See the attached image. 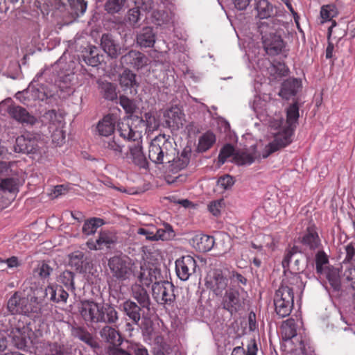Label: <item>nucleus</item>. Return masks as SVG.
<instances>
[{
    "label": "nucleus",
    "mask_w": 355,
    "mask_h": 355,
    "mask_svg": "<svg viewBox=\"0 0 355 355\" xmlns=\"http://www.w3.org/2000/svg\"><path fill=\"white\" fill-rule=\"evenodd\" d=\"M299 118V107L293 103L287 109L286 121L284 123L281 117H277L270 121V126L275 130L274 139L267 144L262 151V157L266 158L272 153L286 147L292 142V137Z\"/></svg>",
    "instance_id": "nucleus-1"
},
{
    "label": "nucleus",
    "mask_w": 355,
    "mask_h": 355,
    "mask_svg": "<svg viewBox=\"0 0 355 355\" xmlns=\"http://www.w3.org/2000/svg\"><path fill=\"white\" fill-rule=\"evenodd\" d=\"M302 321L289 318L284 321L281 326L282 339L287 342L291 355H313L314 349L310 339L301 332Z\"/></svg>",
    "instance_id": "nucleus-2"
},
{
    "label": "nucleus",
    "mask_w": 355,
    "mask_h": 355,
    "mask_svg": "<svg viewBox=\"0 0 355 355\" xmlns=\"http://www.w3.org/2000/svg\"><path fill=\"white\" fill-rule=\"evenodd\" d=\"M78 311L83 320L91 324H114L119 320L118 312L109 304L98 303L94 300H82Z\"/></svg>",
    "instance_id": "nucleus-3"
},
{
    "label": "nucleus",
    "mask_w": 355,
    "mask_h": 355,
    "mask_svg": "<svg viewBox=\"0 0 355 355\" xmlns=\"http://www.w3.org/2000/svg\"><path fill=\"white\" fill-rule=\"evenodd\" d=\"M137 264L127 256H114L108 260V267L112 276L119 282L130 279L136 275L135 269Z\"/></svg>",
    "instance_id": "nucleus-4"
},
{
    "label": "nucleus",
    "mask_w": 355,
    "mask_h": 355,
    "mask_svg": "<svg viewBox=\"0 0 355 355\" xmlns=\"http://www.w3.org/2000/svg\"><path fill=\"white\" fill-rule=\"evenodd\" d=\"M169 150H173L171 143L168 141L164 136L156 137L152 140L149 146V159L156 164H162L165 161L170 163Z\"/></svg>",
    "instance_id": "nucleus-5"
},
{
    "label": "nucleus",
    "mask_w": 355,
    "mask_h": 355,
    "mask_svg": "<svg viewBox=\"0 0 355 355\" xmlns=\"http://www.w3.org/2000/svg\"><path fill=\"white\" fill-rule=\"evenodd\" d=\"M174 289L171 282L161 279L153 284V296L158 304L171 305L175 300Z\"/></svg>",
    "instance_id": "nucleus-6"
},
{
    "label": "nucleus",
    "mask_w": 355,
    "mask_h": 355,
    "mask_svg": "<svg viewBox=\"0 0 355 355\" xmlns=\"http://www.w3.org/2000/svg\"><path fill=\"white\" fill-rule=\"evenodd\" d=\"M134 277H137L139 282L146 286L154 284L155 282L161 280L160 270L157 268V264L145 261L139 264V270L135 269Z\"/></svg>",
    "instance_id": "nucleus-7"
},
{
    "label": "nucleus",
    "mask_w": 355,
    "mask_h": 355,
    "mask_svg": "<svg viewBox=\"0 0 355 355\" xmlns=\"http://www.w3.org/2000/svg\"><path fill=\"white\" fill-rule=\"evenodd\" d=\"M205 284L216 295H222L227 287L228 279L221 269L214 268L208 272Z\"/></svg>",
    "instance_id": "nucleus-8"
},
{
    "label": "nucleus",
    "mask_w": 355,
    "mask_h": 355,
    "mask_svg": "<svg viewBox=\"0 0 355 355\" xmlns=\"http://www.w3.org/2000/svg\"><path fill=\"white\" fill-rule=\"evenodd\" d=\"M40 139V134L27 132L16 139L15 150L17 153H34L39 147Z\"/></svg>",
    "instance_id": "nucleus-9"
},
{
    "label": "nucleus",
    "mask_w": 355,
    "mask_h": 355,
    "mask_svg": "<svg viewBox=\"0 0 355 355\" xmlns=\"http://www.w3.org/2000/svg\"><path fill=\"white\" fill-rule=\"evenodd\" d=\"M197 263L191 256H183L175 261V272L182 281H187L196 272Z\"/></svg>",
    "instance_id": "nucleus-10"
},
{
    "label": "nucleus",
    "mask_w": 355,
    "mask_h": 355,
    "mask_svg": "<svg viewBox=\"0 0 355 355\" xmlns=\"http://www.w3.org/2000/svg\"><path fill=\"white\" fill-rule=\"evenodd\" d=\"M222 306L224 309L234 314L243 309L244 300L240 297L238 290L230 288L223 297Z\"/></svg>",
    "instance_id": "nucleus-11"
},
{
    "label": "nucleus",
    "mask_w": 355,
    "mask_h": 355,
    "mask_svg": "<svg viewBox=\"0 0 355 355\" xmlns=\"http://www.w3.org/2000/svg\"><path fill=\"white\" fill-rule=\"evenodd\" d=\"M128 148L129 152L123 154L121 158L129 163H132L141 168H145L147 162L142 151L141 139L130 144Z\"/></svg>",
    "instance_id": "nucleus-12"
},
{
    "label": "nucleus",
    "mask_w": 355,
    "mask_h": 355,
    "mask_svg": "<svg viewBox=\"0 0 355 355\" xmlns=\"http://www.w3.org/2000/svg\"><path fill=\"white\" fill-rule=\"evenodd\" d=\"M138 234L144 236L148 241H156L158 240L169 241L175 236L174 231L172 227L167 223H164L162 227L157 230L156 233L149 232L145 228H139Z\"/></svg>",
    "instance_id": "nucleus-13"
},
{
    "label": "nucleus",
    "mask_w": 355,
    "mask_h": 355,
    "mask_svg": "<svg viewBox=\"0 0 355 355\" xmlns=\"http://www.w3.org/2000/svg\"><path fill=\"white\" fill-rule=\"evenodd\" d=\"M7 308L12 314L27 315L31 311L28 298L21 297L17 292H15L8 300Z\"/></svg>",
    "instance_id": "nucleus-14"
},
{
    "label": "nucleus",
    "mask_w": 355,
    "mask_h": 355,
    "mask_svg": "<svg viewBox=\"0 0 355 355\" xmlns=\"http://www.w3.org/2000/svg\"><path fill=\"white\" fill-rule=\"evenodd\" d=\"M69 264L79 272H87L92 267V261L80 251H76L69 255Z\"/></svg>",
    "instance_id": "nucleus-15"
},
{
    "label": "nucleus",
    "mask_w": 355,
    "mask_h": 355,
    "mask_svg": "<svg viewBox=\"0 0 355 355\" xmlns=\"http://www.w3.org/2000/svg\"><path fill=\"white\" fill-rule=\"evenodd\" d=\"M303 259L304 255L301 250L297 245H293L287 250L282 261V266L284 268L289 267L290 264L293 262V269L299 272L302 270L300 264Z\"/></svg>",
    "instance_id": "nucleus-16"
},
{
    "label": "nucleus",
    "mask_w": 355,
    "mask_h": 355,
    "mask_svg": "<svg viewBox=\"0 0 355 355\" xmlns=\"http://www.w3.org/2000/svg\"><path fill=\"white\" fill-rule=\"evenodd\" d=\"M31 331L28 327H24L22 329H12L10 336L14 345L20 349H25L28 344L31 343L29 334Z\"/></svg>",
    "instance_id": "nucleus-17"
},
{
    "label": "nucleus",
    "mask_w": 355,
    "mask_h": 355,
    "mask_svg": "<svg viewBox=\"0 0 355 355\" xmlns=\"http://www.w3.org/2000/svg\"><path fill=\"white\" fill-rule=\"evenodd\" d=\"M117 130L120 137L125 141L135 142L141 139V132L132 128L130 119L119 123Z\"/></svg>",
    "instance_id": "nucleus-18"
},
{
    "label": "nucleus",
    "mask_w": 355,
    "mask_h": 355,
    "mask_svg": "<svg viewBox=\"0 0 355 355\" xmlns=\"http://www.w3.org/2000/svg\"><path fill=\"white\" fill-rule=\"evenodd\" d=\"M263 43L266 53L272 55L280 53L284 48L282 39L275 34L263 37Z\"/></svg>",
    "instance_id": "nucleus-19"
},
{
    "label": "nucleus",
    "mask_w": 355,
    "mask_h": 355,
    "mask_svg": "<svg viewBox=\"0 0 355 355\" xmlns=\"http://www.w3.org/2000/svg\"><path fill=\"white\" fill-rule=\"evenodd\" d=\"M262 157V153L256 150V146H252L247 151H238L234 155V160L238 165H250L255 160Z\"/></svg>",
    "instance_id": "nucleus-20"
},
{
    "label": "nucleus",
    "mask_w": 355,
    "mask_h": 355,
    "mask_svg": "<svg viewBox=\"0 0 355 355\" xmlns=\"http://www.w3.org/2000/svg\"><path fill=\"white\" fill-rule=\"evenodd\" d=\"M121 61L128 65H130L137 69H139L147 65L148 58L138 51L132 50L122 56Z\"/></svg>",
    "instance_id": "nucleus-21"
},
{
    "label": "nucleus",
    "mask_w": 355,
    "mask_h": 355,
    "mask_svg": "<svg viewBox=\"0 0 355 355\" xmlns=\"http://www.w3.org/2000/svg\"><path fill=\"white\" fill-rule=\"evenodd\" d=\"M8 112L11 117L22 123L33 125L37 121L34 116L31 115L25 108L19 105L10 106Z\"/></svg>",
    "instance_id": "nucleus-22"
},
{
    "label": "nucleus",
    "mask_w": 355,
    "mask_h": 355,
    "mask_svg": "<svg viewBox=\"0 0 355 355\" xmlns=\"http://www.w3.org/2000/svg\"><path fill=\"white\" fill-rule=\"evenodd\" d=\"M135 3L137 5V7L130 9L128 12V19L132 25L139 21L141 12H148L153 6L152 0H141V2L136 1Z\"/></svg>",
    "instance_id": "nucleus-23"
},
{
    "label": "nucleus",
    "mask_w": 355,
    "mask_h": 355,
    "mask_svg": "<svg viewBox=\"0 0 355 355\" xmlns=\"http://www.w3.org/2000/svg\"><path fill=\"white\" fill-rule=\"evenodd\" d=\"M71 334L89 346L91 348L96 349L99 347L98 343L92 334L84 327H74L71 329Z\"/></svg>",
    "instance_id": "nucleus-24"
},
{
    "label": "nucleus",
    "mask_w": 355,
    "mask_h": 355,
    "mask_svg": "<svg viewBox=\"0 0 355 355\" xmlns=\"http://www.w3.org/2000/svg\"><path fill=\"white\" fill-rule=\"evenodd\" d=\"M42 123L48 127L49 131L55 130V128H64L63 116L56 112L55 110H49L42 116Z\"/></svg>",
    "instance_id": "nucleus-25"
},
{
    "label": "nucleus",
    "mask_w": 355,
    "mask_h": 355,
    "mask_svg": "<svg viewBox=\"0 0 355 355\" xmlns=\"http://www.w3.org/2000/svg\"><path fill=\"white\" fill-rule=\"evenodd\" d=\"M164 116L166 123L169 127L178 129L184 125V114L177 107L167 110Z\"/></svg>",
    "instance_id": "nucleus-26"
},
{
    "label": "nucleus",
    "mask_w": 355,
    "mask_h": 355,
    "mask_svg": "<svg viewBox=\"0 0 355 355\" xmlns=\"http://www.w3.org/2000/svg\"><path fill=\"white\" fill-rule=\"evenodd\" d=\"M121 310L131 320L137 324L141 319V306L131 300H127L121 304Z\"/></svg>",
    "instance_id": "nucleus-27"
},
{
    "label": "nucleus",
    "mask_w": 355,
    "mask_h": 355,
    "mask_svg": "<svg viewBox=\"0 0 355 355\" xmlns=\"http://www.w3.org/2000/svg\"><path fill=\"white\" fill-rule=\"evenodd\" d=\"M99 335L104 341L112 345L113 347H118L122 343V337L120 333L111 326H104L100 330Z\"/></svg>",
    "instance_id": "nucleus-28"
},
{
    "label": "nucleus",
    "mask_w": 355,
    "mask_h": 355,
    "mask_svg": "<svg viewBox=\"0 0 355 355\" xmlns=\"http://www.w3.org/2000/svg\"><path fill=\"white\" fill-rule=\"evenodd\" d=\"M301 81L297 78H289L285 80L282 85L279 95L285 99H290L295 96L300 89Z\"/></svg>",
    "instance_id": "nucleus-29"
},
{
    "label": "nucleus",
    "mask_w": 355,
    "mask_h": 355,
    "mask_svg": "<svg viewBox=\"0 0 355 355\" xmlns=\"http://www.w3.org/2000/svg\"><path fill=\"white\" fill-rule=\"evenodd\" d=\"M336 26L335 21H332L331 26L328 28V46L326 49V58L327 59L331 58L333 56V51L334 42L338 43L346 34L345 30H339L337 35V31H334V28Z\"/></svg>",
    "instance_id": "nucleus-30"
},
{
    "label": "nucleus",
    "mask_w": 355,
    "mask_h": 355,
    "mask_svg": "<svg viewBox=\"0 0 355 355\" xmlns=\"http://www.w3.org/2000/svg\"><path fill=\"white\" fill-rule=\"evenodd\" d=\"M116 118L113 114H107L98 121L96 125V130L99 135L108 137L115 130Z\"/></svg>",
    "instance_id": "nucleus-31"
},
{
    "label": "nucleus",
    "mask_w": 355,
    "mask_h": 355,
    "mask_svg": "<svg viewBox=\"0 0 355 355\" xmlns=\"http://www.w3.org/2000/svg\"><path fill=\"white\" fill-rule=\"evenodd\" d=\"M132 294L142 308L149 309L150 305V297L147 291L142 286L137 284L132 285Z\"/></svg>",
    "instance_id": "nucleus-32"
},
{
    "label": "nucleus",
    "mask_w": 355,
    "mask_h": 355,
    "mask_svg": "<svg viewBox=\"0 0 355 355\" xmlns=\"http://www.w3.org/2000/svg\"><path fill=\"white\" fill-rule=\"evenodd\" d=\"M137 43L141 47L153 46L155 43V34L150 27H145L137 36Z\"/></svg>",
    "instance_id": "nucleus-33"
},
{
    "label": "nucleus",
    "mask_w": 355,
    "mask_h": 355,
    "mask_svg": "<svg viewBox=\"0 0 355 355\" xmlns=\"http://www.w3.org/2000/svg\"><path fill=\"white\" fill-rule=\"evenodd\" d=\"M225 237L228 238V236L225 233L223 232L217 233L216 237L206 235L202 233H196L191 235L189 241L193 244H203L204 243H207L208 244H214L219 238L224 239ZM225 241H224V242Z\"/></svg>",
    "instance_id": "nucleus-34"
},
{
    "label": "nucleus",
    "mask_w": 355,
    "mask_h": 355,
    "mask_svg": "<svg viewBox=\"0 0 355 355\" xmlns=\"http://www.w3.org/2000/svg\"><path fill=\"white\" fill-rule=\"evenodd\" d=\"M101 46L103 51L112 58H116L120 54V49L118 48V46L110 35L104 34L102 35Z\"/></svg>",
    "instance_id": "nucleus-35"
},
{
    "label": "nucleus",
    "mask_w": 355,
    "mask_h": 355,
    "mask_svg": "<svg viewBox=\"0 0 355 355\" xmlns=\"http://www.w3.org/2000/svg\"><path fill=\"white\" fill-rule=\"evenodd\" d=\"M315 262L316 272L318 275H324L327 273L329 257L323 250H319L317 252L315 257Z\"/></svg>",
    "instance_id": "nucleus-36"
},
{
    "label": "nucleus",
    "mask_w": 355,
    "mask_h": 355,
    "mask_svg": "<svg viewBox=\"0 0 355 355\" xmlns=\"http://www.w3.org/2000/svg\"><path fill=\"white\" fill-rule=\"evenodd\" d=\"M216 142L215 135L210 131H207L202 135L198 139V150L199 152H205L209 150Z\"/></svg>",
    "instance_id": "nucleus-37"
},
{
    "label": "nucleus",
    "mask_w": 355,
    "mask_h": 355,
    "mask_svg": "<svg viewBox=\"0 0 355 355\" xmlns=\"http://www.w3.org/2000/svg\"><path fill=\"white\" fill-rule=\"evenodd\" d=\"M46 292V294L50 293L51 300L55 302H66L69 297L68 293L61 286H56L55 288L49 286Z\"/></svg>",
    "instance_id": "nucleus-38"
},
{
    "label": "nucleus",
    "mask_w": 355,
    "mask_h": 355,
    "mask_svg": "<svg viewBox=\"0 0 355 355\" xmlns=\"http://www.w3.org/2000/svg\"><path fill=\"white\" fill-rule=\"evenodd\" d=\"M274 304L277 314L282 318H284L291 313L294 302L286 300L284 301L275 297Z\"/></svg>",
    "instance_id": "nucleus-39"
},
{
    "label": "nucleus",
    "mask_w": 355,
    "mask_h": 355,
    "mask_svg": "<svg viewBox=\"0 0 355 355\" xmlns=\"http://www.w3.org/2000/svg\"><path fill=\"white\" fill-rule=\"evenodd\" d=\"M104 224L103 220L99 218H92L84 223L82 230L85 235H91Z\"/></svg>",
    "instance_id": "nucleus-40"
},
{
    "label": "nucleus",
    "mask_w": 355,
    "mask_h": 355,
    "mask_svg": "<svg viewBox=\"0 0 355 355\" xmlns=\"http://www.w3.org/2000/svg\"><path fill=\"white\" fill-rule=\"evenodd\" d=\"M256 8L261 19L268 18L273 14L272 6L267 0H258Z\"/></svg>",
    "instance_id": "nucleus-41"
},
{
    "label": "nucleus",
    "mask_w": 355,
    "mask_h": 355,
    "mask_svg": "<svg viewBox=\"0 0 355 355\" xmlns=\"http://www.w3.org/2000/svg\"><path fill=\"white\" fill-rule=\"evenodd\" d=\"M190 151L184 149L176 159H171L173 170L178 171L184 168L189 162Z\"/></svg>",
    "instance_id": "nucleus-42"
},
{
    "label": "nucleus",
    "mask_w": 355,
    "mask_h": 355,
    "mask_svg": "<svg viewBox=\"0 0 355 355\" xmlns=\"http://www.w3.org/2000/svg\"><path fill=\"white\" fill-rule=\"evenodd\" d=\"M119 83L124 89L133 87L136 85L135 74L130 70H124L119 77Z\"/></svg>",
    "instance_id": "nucleus-43"
},
{
    "label": "nucleus",
    "mask_w": 355,
    "mask_h": 355,
    "mask_svg": "<svg viewBox=\"0 0 355 355\" xmlns=\"http://www.w3.org/2000/svg\"><path fill=\"white\" fill-rule=\"evenodd\" d=\"M104 147L108 150L112 151L116 156L122 157L123 148L124 145L121 142L119 139L114 137L112 139L108 140L104 143Z\"/></svg>",
    "instance_id": "nucleus-44"
},
{
    "label": "nucleus",
    "mask_w": 355,
    "mask_h": 355,
    "mask_svg": "<svg viewBox=\"0 0 355 355\" xmlns=\"http://www.w3.org/2000/svg\"><path fill=\"white\" fill-rule=\"evenodd\" d=\"M275 297L284 301L286 300L294 302L293 287L286 286V284H281L275 293Z\"/></svg>",
    "instance_id": "nucleus-45"
},
{
    "label": "nucleus",
    "mask_w": 355,
    "mask_h": 355,
    "mask_svg": "<svg viewBox=\"0 0 355 355\" xmlns=\"http://www.w3.org/2000/svg\"><path fill=\"white\" fill-rule=\"evenodd\" d=\"M337 14V9L334 5L329 4L323 6L320 10L321 22L324 23L327 21H331Z\"/></svg>",
    "instance_id": "nucleus-46"
},
{
    "label": "nucleus",
    "mask_w": 355,
    "mask_h": 355,
    "mask_svg": "<svg viewBox=\"0 0 355 355\" xmlns=\"http://www.w3.org/2000/svg\"><path fill=\"white\" fill-rule=\"evenodd\" d=\"M127 1L128 0H107L105 4V8L109 13H117L124 8Z\"/></svg>",
    "instance_id": "nucleus-47"
},
{
    "label": "nucleus",
    "mask_w": 355,
    "mask_h": 355,
    "mask_svg": "<svg viewBox=\"0 0 355 355\" xmlns=\"http://www.w3.org/2000/svg\"><path fill=\"white\" fill-rule=\"evenodd\" d=\"M0 189L4 192H17L18 189L17 180L12 178H8L1 180Z\"/></svg>",
    "instance_id": "nucleus-48"
},
{
    "label": "nucleus",
    "mask_w": 355,
    "mask_h": 355,
    "mask_svg": "<svg viewBox=\"0 0 355 355\" xmlns=\"http://www.w3.org/2000/svg\"><path fill=\"white\" fill-rule=\"evenodd\" d=\"M101 92L105 98L113 101L116 98L117 94L116 92L115 86L109 82H103L101 84Z\"/></svg>",
    "instance_id": "nucleus-49"
},
{
    "label": "nucleus",
    "mask_w": 355,
    "mask_h": 355,
    "mask_svg": "<svg viewBox=\"0 0 355 355\" xmlns=\"http://www.w3.org/2000/svg\"><path fill=\"white\" fill-rule=\"evenodd\" d=\"M62 4L68 2L71 8L73 10L74 14L77 16L83 15L87 8V4L84 0H60Z\"/></svg>",
    "instance_id": "nucleus-50"
},
{
    "label": "nucleus",
    "mask_w": 355,
    "mask_h": 355,
    "mask_svg": "<svg viewBox=\"0 0 355 355\" xmlns=\"http://www.w3.org/2000/svg\"><path fill=\"white\" fill-rule=\"evenodd\" d=\"M73 279L74 274L69 270H64L60 276V282L67 290L73 291L75 289Z\"/></svg>",
    "instance_id": "nucleus-51"
},
{
    "label": "nucleus",
    "mask_w": 355,
    "mask_h": 355,
    "mask_svg": "<svg viewBox=\"0 0 355 355\" xmlns=\"http://www.w3.org/2000/svg\"><path fill=\"white\" fill-rule=\"evenodd\" d=\"M303 244H318L320 241L318 233L313 228H308L302 237Z\"/></svg>",
    "instance_id": "nucleus-52"
},
{
    "label": "nucleus",
    "mask_w": 355,
    "mask_h": 355,
    "mask_svg": "<svg viewBox=\"0 0 355 355\" xmlns=\"http://www.w3.org/2000/svg\"><path fill=\"white\" fill-rule=\"evenodd\" d=\"M116 241V235L108 231H103L100 233L96 241L97 244H113Z\"/></svg>",
    "instance_id": "nucleus-53"
},
{
    "label": "nucleus",
    "mask_w": 355,
    "mask_h": 355,
    "mask_svg": "<svg viewBox=\"0 0 355 355\" xmlns=\"http://www.w3.org/2000/svg\"><path fill=\"white\" fill-rule=\"evenodd\" d=\"M234 154V149L233 146L232 145L227 144L220 150L218 155V162L221 164H223L227 158Z\"/></svg>",
    "instance_id": "nucleus-54"
},
{
    "label": "nucleus",
    "mask_w": 355,
    "mask_h": 355,
    "mask_svg": "<svg viewBox=\"0 0 355 355\" xmlns=\"http://www.w3.org/2000/svg\"><path fill=\"white\" fill-rule=\"evenodd\" d=\"M53 269L44 261L39 263L35 272L38 274L40 278L46 279L49 277Z\"/></svg>",
    "instance_id": "nucleus-55"
},
{
    "label": "nucleus",
    "mask_w": 355,
    "mask_h": 355,
    "mask_svg": "<svg viewBox=\"0 0 355 355\" xmlns=\"http://www.w3.org/2000/svg\"><path fill=\"white\" fill-rule=\"evenodd\" d=\"M51 133L52 141L57 145H61L65 139V133L63 131V128H55L49 131Z\"/></svg>",
    "instance_id": "nucleus-56"
},
{
    "label": "nucleus",
    "mask_w": 355,
    "mask_h": 355,
    "mask_svg": "<svg viewBox=\"0 0 355 355\" xmlns=\"http://www.w3.org/2000/svg\"><path fill=\"white\" fill-rule=\"evenodd\" d=\"M120 105L128 114L133 113L136 110V105L134 101L125 96L120 97Z\"/></svg>",
    "instance_id": "nucleus-57"
},
{
    "label": "nucleus",
    "mask_w": 355,
    "mask_h": 355,
    "mask_svg": "<svg viewBox=\"0 0 355 355\" xmlns=\"http://www.w3.org/2000/svg\"><path fill=\"white\" fill-rule=\"evenodd\" d=\"M234 184V181L233 178L229 175H225L223 177H220L217 181L218 187L224 190L230 189Z\"/></svg>",
    "instance_id": "nucleus-58"
},
{
    "label": "nucleus",
    "mask_w": 355,
    "mask_h": 355,
    "mask_svg": "<svg viewBox=\"0 0 355 355\" xmlns=\"http://www.w3.org/2000/svg\"><path fill=\"white\" fill-rule=\"evenodd\" d=\"M297 272H298L292 273L290 277L284 279L282 280V284H286V286L293 287L294 285H298L299 284H301V278Z\"/></svg>",
    "instance_id": "nucleus-59"
},
{
    "label": "nucleus",
    "mask_w": 355,
    "mask_h": 355,
    "mask_svg": "<svg viewBox=\"0 0 355 355\" xmlns=\"http://www.w3.org/2000/svg\"><path fill=\"white\" fill-rule=\"evenodd\" d=\"M267 103L261 100L260 97H256L252 107L257 114H262L263 111L266 109Z\"/></svg>",
    "instance_id": "nucleus-60"
},
{
    "label": "nucleus",
    "mask_w": 355,
    "mask_h": 355,
    "mask_svg": "<svg viewBox=\"0 0 355 355\" xmlns=\"http://www.w3.org/2000/svg\"><path fill=\"white\" fill-rule=\"evenodd\" d=\"M223 205V200H219L216 201L211 202L209 205V211L215 216H217L220 213V209Z\"/></svg>",
    "instance_id": "nucleus-61"
},
{
    "label": "nucleus",
    "mask_w": 355,
    "mask_h": 355,
    "mask_svg": "<svg viewBox=\"0 0 355 355\" xmlns=\"http://www.w3.org/2000/svg\"><path fill=\"white\" fill-rule=\"evenodd\" d=\"M346 279L350 282L351 286L355 290V268H351L345 271Z\"/></svg>",
    "instance_id": "nucleus-62"
},
{
    "label": "nucleus",
    "mask_w": 355,
    "mask_h": 355,
    "mask_svg": "<svg viewBox=\"0 0 355 355\" xmlns=\"http://www.w3.org/2000/svg\"><path fill=\"white\" fill-rule=\"evenodd\" d=\"M146 125L149 131L154 130L159 127V122L154 116L146 114Z\"/></svg>",
    "instance_id": "nucleus-63"
},
{
    "label": "nucleus",
    "mask_w": 355,
    "mask_h": 355,
    "mask_svg": "<svg viewBox=\"0 0 355 355\" xmlns=\"http://www.w3.org/2000/svg\"><path fill=\"white\" fill-rule=\"evenodd\" d=\"M50 353L49 355H63L62 347L57 343L49 345Z\"/></svg>",
    "instance_id": "nucleus-64"
}]
</instances>
